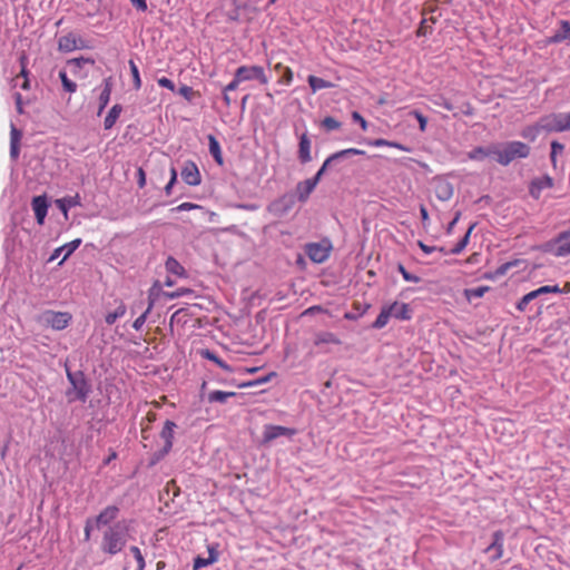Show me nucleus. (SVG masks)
Wrapping results in <instances>:
<instances>
[{"mask_svg":"<svg viewBox=\"0 0 570 570\" xmlns=\"http://www.w3.org/2000/svg\"><path fill=\"white\" fill-rule=\"evenodd\" d=\"M307 83L313 92H316L322 89H330V88L334 87L333 82L325 80L323 78H320L317 76H314V75H309L307 77Z\"/></svg>","mask_w":570,"mask_h":570,"instance_id":"nucleus-34","label":"nucleus"},{"mask_svg":"<svg viewBox=\"0 0 570 570\" xmlns=\"http://www.w3.org/2000/svg\"><path fill=\"white\" fill-rule=\"evenodd\" d=\"M296 202H298V199L295 194L286 193L272 202L268 206V210L275 216L283 217L293 209Z\"/></svg>","mask_w":570,"mask_h":570,"instance_id":"nucleus-9","label":"nucleus"},{"mask_svg":"<svg viewBox=\"0 0 570 570\" xmlns=\"http://www.w3.org/2000/svg\"><path fill=\"white\" fill-rule=\"evenodd\" d=\"M178 95L184 97L188 102L193 104L195 98H200V94L195 91L193 87L187 85H181L178 89Z\"/></svg>","mask_w":570,"mask_h":570,"instance_id":"nucleus-44","label":"nucleus"},{"mask_svg":"<svg viewBox=\"0 0 570 570\" xmlns=\"http://www.w3.org/2000/svg\"><path fill=\"white\" fill-rule=\"evenodd\" d=\"M177 424L171 420H166L160 431V438L164 440L165 450L171 451L174 444L175 429Z\"/></svg>","mask_w":570,"mask_h":570,"instance_id":"nucleus-22","label":"nucleus"},{"mask_svg":"<svg viewBox=\"0 0 570 570\" xmlns=\"http://www.w3.org/2000/svg\"><path fill=\"white\" fill-rule=\"evenodd\" d=\"M129 69L132 77V85L135 90H139L141 88V78L139 73L138 66L134 60H129Z\"/></svg>","mask_w":570,"mask_h":570,"instance_id":"nucleus-47","label":"nucleus"},{"mask_svg":"<svg viewBox=\"0 0 570 570\" xmlns=\"http://www.w3.org/2000/svg\"><path fill=\"white\" fill-rule=\"evenodd\" d=\"M550 148H551V150H550V160H551L552 166L556 167L557 166V156L559 154L563 153L564 145L561 144L560 141H558V140H552L550 142Z\"/></svg>","mask_w":570,"mask_h":570,"instance_id":"nucleus-46","label":"nucleus"},{"mask_svg":"<svg viewBox=\"0 0 570 570\" xmlns=\"http://www.w3.org/2000/svg\"><path fill=\"white\" fill-rule=\"evenodd\" d=\"M119 512L120 509L117 504L107 505L104 510L100 511L98 515L92 517L95 521V527L97 529H100L101 527L107 525L108 528L109 525L116 522Z\"/></svg>","mask_w":570,"mask_h":570,"instance_id":"nucleus-14","label":"nucleus"},{"mask_svg":"<svg viewBox=\"0 0 570 570\" xmlns=\"http://www.w3.org/2000/svg\"><path fill=\"white\" fill-rule=\"evenodd\" d=\"M193 293H194V291L191 288L180 287L173 292L166 291V293H164V297H166L168 299H175V298L181 297L184 295H189Z\"/></svg>","mask_w":570,"mask_h":570,"instance_id":"nucleus-57","label":"nucleus"},{"mask_svg":"<svg viewBox=\"0 0 570 570\" xmlns=\"http://www.w3.org/2000/svg\"><path fill=\"white\" fill-rule=\"evenodd\" d=\"M112 90L111 77L104 79V89L99 95V108L98 116L101 115L104 109L108 106L110 101V95Z\"/></svg>","mask_w":570,"mask_h":570,"instance_id":"nucleus-30","label":"nucleus"},{"mask_svg":"<svg viewBox=\"0 0 570 570\" xmlns=\"http://www.w3.org/2000/svg\"><path fill=\"white\" fill-rule=\"evenodd\" d=\"M539 127L547 134L570 130V112H551L539 118Z\"/></svg>","mask_w":570,"mask_h":570,"instance_id":"nucleus-4","label":"nucleus"},{"mask_svg":"<svg viewBox=\"0 0 570 570\" xmlns=\"http://www.w3.org/2000/svg\"><path fill=\"white\" fill-rule=\"evenodd\" d=\"M169 450H165V448H161L151 453L148 461V468L157 465L161 460H164L169 454Z\"/></svg>","mask_w":570,"mask_h":570,"instance_id":"nucleus-48","label":"nucleus"},{"mask_svg":"<svg viewBox=\"0 0 570 570\" xmlns=\"http://www.w3.org/2000/svg\"><path fill=\"white\" fill-rule=\"evenodd\" d=\"M370 307H371L370 304H361L360 302H354L353 308L355 309V313L346 312L344 315V318H346L348 321H356L358 317L364 315Z\"/></svg>","mask_w":570,"mask_h":570,"instance_id":"nucleus-39","label":"nucleus"},{"mask_svg":"<svg viewBox=\"0 0 570 570\" xmlns=\"http://www.w3.org/2000/svg\"><path fill=\"white\" fill-rule=\"evenodd\" d=\"M164 293H166V291L163 289L160 282L155 281L148 291V303L153 302V306H154L156 301L158 299V297L164 296Z\"/></svg>","mask_w":570,"mask_h":570,"instance_id":"nucleus-45","label":"nucleus"},{"mask_svg":"<svg viewBox=\"0 0 570 570\" xmlns=\"http://www.w3.org/2000/svg\"><path fill=\"white\" fill-rule=\"evenodd\" d=\"M396 307L395 304L384 305L377 315L376 320L371 324V328L381 330L386 326L390 317H392L393 308Z\"/></svg>","mask_w":570,"mask_h":570,"instance_id":"nucleus-26","label":"nucleus"},{"mask_svg":"<svg viewBox=\"0 0 570 570\" xmlns=\"http://www.w3.org/2000/svg\"><path fill=\"white\" fill-rule=\"evenodd\" d=\"M78 46V37L75 32H69L65 36H61L58 39V50L60 52H71L77 49Z\"/></svg>","mask_w":570,"mask_h":570,"instance_id":"nucleus-23","label":"nucleus"},{"mask_svg":"<svg viewBox=\"0 0 570 570\" xmlns=\"http://www.w3.org/2000/svg\"><path fill=\"white\" fill-rule=\"evenodd\" d=\"M332 248L331 240L325 238L320 243L306 244L305 254L313 263L322 264L330 257Z\"/></svg>","mask_w":570,"mask_h":570,"instance_id":"nucleus-7","label":"nucleus"},{"mask_svg":"<svg viewBox=\"0 0 570 570\" xmlns=\"http://www.w3.org/2000/svg\"><path fill=\"white\" fill-rule=\"evenodd\" d=\"M568 255H570V239L559 243L558 250H557V257H564Z\"/></svg>","mask_w":570,"mask_h":570,"instance_id":"nucleus-64","label":"nucleus"},{"mask_svg":"<svg viewBox=\"0 0 570 570\" xmlns=\"http://www.w3.org/2000/svg\"><path fill=\"white\" fill-rule=\"evenodd\" d=\"M67 380L70 386L66 391V396L69 402L79 401L85 403L90 393L92 385L82 370H71L68 360L63 364Z\"/></svg>","mask_w":570,"mask_h":570,"instance_id":"nucleus-2","label":"nucleus"},{"mask_svg":"<svg viewBox=\"0 0 570 570\" xmlns=\"http://www.w3.org/2000/svg\"><path fill=\"white\" fill-rule=\"evenodd\" d=\"M121 111H122V106L119 105V104L114 105L109 109V111H108V114H107V116L105 117V120H104V128L106 130H109V129H111L115 126V124L118 120Z\"/></svg>","mask_w":570,"mask_h":570,"instance_id":"nucleus-33","label":"nucleus"},{"mask_svg":"<svg viewBox=\"0 0 570 570\" xmlns=\"http://www.w3.org/2000/svg\"><path fill=\"white\" fill-rule=\"evenodd\" d=\"M199 355L205 358V360H208L213 363H215L217 366H219L222 370L228 372V373H233L234 372V368L227 364L223 358H220L217 353L213 350H209V348H202L199 350Z\"/></svg>","mask_w":570,"mask_h":570,"instance_id":"nucleus-24","label":"nucleus"},{"mask_svg":"<svg viewBox=\"0 0 570 570\" xmlns=\"http://www.w3.org/2000/svg\"><path fill=\"white\" fill-rule=\"evenodd\" d=\"M432 102L438 106V107H442L449 111L453 110L454 106L453 104L448 99L445 98L444 96L442 95H435L433 98H432Z\"/></svg>","mask_w":570,"mask_h":570,"instance_id":"nucleus-55","label":"nucleus"},{"mask_svg":"<svg viewBox=\"0 0 570 570\" xmlns=\"http://www.w3.org/2000/svg\"><path fill=\"white\" fill-rule=\"evenodd\" d=\"M184 183L188 186H198L202 184V175L198 166L193 160H186L180 170Z\"/></svg>","mask_w":570,"mask_h":570,"instance_id":"nucleus-13","label":"nucleus"},{"mask_svg":"<svg viewBox=\"0 0 570 570\" xmlns=\"http://www.w3.org/2000/svg\"><path fill=\"white\" fill-rule=\"evenodd\" d=\"M564 41L570 42V21L560 20L559 29L554 33L544 40L546 45H558Z\"/></svg>","mask_w":570,"mask_h":570,"instance_id":"nucleus-18","label":"nucleus"},{"mask_svg":"<svg viewBox=\"0 0 570 570\" xmlns=\"http://www.w3.org/2000/svg\"><path fill=\"white\" fill-rule=\"evenodd\" d=\"M207 139H208L209 154L212 155V157L214 158V160L217 165L223 166L224 158H223L222 147H220L218 139L212 134H209L207 136Z\"/></svg>","mask_w":570,"mask_h":570,"instance_id":"nucleus-28","label":"nucleus"},{"mask_svg":"<svg viewBox=\"0 0 570 570\" xmlns=\"http://www.w3.org/2000/svg\"><path fill=\"white\" fill-rule=\"evenodd\" d=\"M317 185H315L314 180L311 178H307L303 181L297 183L295 187V194L296 198L299 203L304 204L308 200L311 194L314 191Z\"/></svg>","mask_w":570,"mask_h":570,"instance_id":"nucleus-21","label":"nucleus"},{"mask_svg":"<svg viewBox=\"0 0 570 570\" xmlns=\"http://www.w3.org/2000/svg\"><path fill=\"white\" fill-rule=\"evenodd\" d=\"M328 171H333L330 166V161L324 160L322 166L318 168L315 175L311 177V179L314 180L315 185H318L324 175H326Z\"/></svg>","mask_w":570,"mask_h":570,"instance_id":"nucleus-53","label":"nucleus"},{"mask_svg":"<svg viewBox=\"0 0 570 570\" xmlns=\"http://www.w3.org/2000/svg\"><path fill=\"white\" fill-rule=\"evenodd\" d=\"M343 154H346V150H338L332 155H330L325 160L330 161V166L333 171L340 173L342 171L343 167L342 164L350 159L348 156H342Z\"/></svg>","mask_w":570,"mask_h":570,"instance_id":"nucleus-31","label":"nucleus"},{"mask_svg":"<svg viewBox=\"0 0 570 570\" xmlns=\"http://www.w3.org/2000/svg\"><path fill=\"white\" fill-rule=\"evenodd\" d=\"M530 153V146L519 140L497 142L495 161L509 166L515 159L528 158Z\"/></svg>","mask_w":570,"mask_h":570,"instance_id":"nucleus-3","label":"nucleus"},{"mask_svg":"<svg viewBox=\"0 0 570 570\" xmlns=\"http://www.w3.org/2000/svg\"><path fill=\"white\" fill-rule=\"evenodd\" d=\"M351 118L354 122L360 125L363 131L368 129L367 120L358 111H352Z\"/></svg>","mask_w":570,"mask_h":570,"instance_id":"nucleus-60","label":"nucleus"},{"mask_svg":"<svg viewBox=\"0 0 570 570\" xmlns=\"http://www.w3.org/2000/svg\"><path fill=\"white\" fill-rule=\"evenodd\" d=\"M59 79L61 81L62 89L68 94L77 91V83L68 78L66 70L59 71Z\"/></svg>","mask_w":570,"mask_h":570,"instance_id":"nucleus-43","label":"nucleus"},{"mask_svg":"<svg viewBox=\"0 0 570 570\" xmlns=\"http://www.w3.org/2000/svg\"><path fill=\"white\" fill-rule=\"evenodd\" d=\"M203 207L198 204H194V203H183L180 205H178L177 207L175 208H171L170 212L173 213H179V212H188V210H193V209H202Z\"/></svg>","mask_w":570,"mask_h":570,"instance_id":"nucleus-61","label":"nucleus"},{"mask_svg":"<svg viewBox=\"0 0 570 570\" xmlns=\"http://www.w3.org/2000/svg\"><path fill=\"white\" fill-rule=\"evenodd\" d=\"M276 69H282L283 72H282V76H281V81L283 83H286V85H289L293 80V71L291 68L288 67H283L281 63H278L276 66Z\"/></svg>","mask_w":570,"mask_h":570,"instance_id":"nucleus-58","label":"nucleus"},{"mask_svg":"<svg viewBox=\"0 0 570 570\" xmlns=\"http://www.w3.org/2000/svg\"><path fill=\"white\" fill-rule=\"evenodd\" d=\"M55 205L67 217L71 207L81 205L80 196L79 194H76L75 196H65L62 198H58L55 200Z\"/></svg>","mask_w":570,"mask_h":570,"instance_id":"nucleus-25","label":"nucleus"},{"mask_svg":"<svg viewBox=\"0 0 570 570\" xmlns=\"http://www.w3.org/2000/svg\"><path fill=\"white\" fill-rule=\"evenodd\" d=\"M533 183H535L538 186H540V188L543 190L544 188H552L553 185H554V180L551 176H549L548 174L541 176V177H535L532 179Z\"/></svg>","mask_w":570,"mask_h":570,"instance_id":"nucleus-54","label":"nucleus"},{"mask_svg":"<svg viewBox=\"0 0 570 570\" xmlns=\"http://www.w3.org/2000/svg\"><path fill=\"white\" fill-rule=\"evenodd\" d=\"M298 145H297V159L302 165L308 164L312 161L311 147L312 141L308 137L307 131L297 136Z\"/></svg>","mask_w":570,"mask_h":570,"instance_id":"nucleus-16","label":"nucleus"},{"mask_svg":"<svg viewBox=\"0 0 570 570\" xmlns=\"http://www.w3.org/2000/svg\"><path fill=\"white\" fill-rule=\"evenodd\" d=\"M409 116L414 117L419 122V129L421 132H424L428 127V117L424 116L420 110L412 109L409 111Z\"/></svg>","mask_w":570,"mask_h":570,"instance_id":"nucleus-51","label":"nucleus"},{"mask_svg":"<svg viewBox=\"0 0 570 570\" xmlns=\"http://www.w3.org/2000/svg\"><path fill=\"white\" fill-rule=\"evenodd\" d=\"M95 527V521L92 517L87 518L85 521V528H83V540L89 541L91 538V532Z\"/></svg>","mask_w":570,"mask_h":570,"instance_id":"nucleus-62","label":"nucleus"},{"mask_svg":"<svg viewBox=\"0 0 570 570\" xmlns=\"http://www.w3.org/2000/svg\"><path fill=\"white\" fill-rule=\"evenodd\" d=\"M321 126L326 130V131H332V130H337L341 128L342 126V122L338 121L337 119H335L334 117L332 116H326L325 118H323V120L321 121Z\"/></svg>","mask_w":570,"mask_h":570,"instance_id":"nucleus-50","label":"nucleus"},{"mask_svg":"<svg viewBox=\"0 0 570 570\" xmlns=\"http://www.w3.org/2000/svg\"><path fill=\"white\" fill-rule=\"evenodd\" d=\"M560 286L556 285H542L527 294H524L515 304V308L519 312H524L530 302L534 299H540L541 296L548 294H559Z\"/></svg>","mask_w":570,"mask_h":570,"instance_id":"nucleus-8","label":"nucleus"},{"mask_svg":"<svg viewBox=\"0 0 570 570\" xmlns=\"http://www.w3.org/2000/svg\"><path fill=\"white\" fill-rule=\"evenodd\" d=\"M541 131H543V129L539 127L538 120L533 125L524 127L521 131V136L529 141H534Z\"/></svg>","mask_w":570,"mask_h":570,"instance_id":"nucleus-41","label":"nucleus"},{"mask_svg":"<svg viewBox=\"0 0 570 570\" xmlns=\"http://www.w3.org/2000/svg\"><path fill=\"white\" fill-rule=\"evenodd\" d=\"M435 195L442 202L449 200L453 196V185L449 181H441L435 187Z\"/></svg>","mask_w":570,"mask_h":570,"instance_id":"nucleus-36","label":"nucleus"},{"mask_svg":"<svg viewBox=\"0 0 570 570\" xmlns=\"http://www.w3.org/2000/svg\"><path fill=\"white\" fill-rule=\"evenodd\" d=\"M166 271L179 277H187L185 267L173 256H169L165 262Z\"/></svg>","mask_w":570,"mask_h":570,"instance_id":"nucleus-32","label":"nucleus"},{"mask_svg":"<svg viewBox=\"0 0 570 570\" xmlns=\"http://www.w3.org/2000/svg\"><path fill=\"white\" fill-rule=\"evenodd\" d=\"M277 374L276 372H269L268 374L262 376V377H258L256 380H252V381H247V382H243L240 384H237V387L239 389H245V387H252V386H257V385H262V384H266L268 383L272 377H275Z\"/></svg>","mask_w":570,"mask_h":570,"instance_id":"nucleus-42","label":"nucleus"},{"mask_svg":"<svg viewBox=\"0 0 570 570\" xmlns=\"http://www.w3.org/2000/svg\"><path fill=\"white\" fill-rule=\"evenodd\" d=\"M71 320L72 315L69 312H55L51 309L45 311L40 316L41 323L55 331L67 328Z\"/></svg>","mask_w":570,"mask_h":570,"instance_id":"nucleus-6","label":"nucleus"},{"mask_svg":"<svg viewBox=\"0 0 570 570\" xmlns=\"http://www.w3.org/2000/svg\"><path fill=\"white\" fill-rule=\"evenodd\" d=\"M81 242L82 240L80 238H76V239L56 248L47 262L48 263L53 262L55 259L60 257V255H62V259L58 263V265L61 266L63 264V262L67 261L78 249V247L81 245Z\"/></svg>","mask_w":570,"mask_h":570,"instance_id":"nucleus-15","label":"nucleus"},{"mask_svg":"<svg viewBox=\"0 0 570 570\" xmlns=\"http://www.w3.org/2000/svg\"><path fill=\"white\" fill-rule=\"evenodd\" d=\"M212 562H209L208 558H204L202 556H196L193 560V570H199L204 567L210 566Z\"/></svg>","mask_w":570,"mask_h":570,"instance_id":"nucleus-63","label":"nucleus"},{"mask_svg":"<svg viewBox=\"0 0 570 570\" xmlns=\"http://www.w3.org/2000/svg\"><path fill=\"white\" fill-rule=\"evenodd\" d=\"M238 80L249 81L257 80L262 85L268 82V78L265 75V70L262 66H240L236 70Z\"/></svg>","mask_w":570,"mask_h":570,"instance_id":"nucleus-10","label":"nucleus"},{"mask_svg":"<svg viewBox=\"0 0 570 570\" xmlns=\"http://www.w3.org/2000/svg\"><path fill=\"white\" fill-rule=\"evenodd\" d=\"M490 291V286H479L473 288H465L463 291L464 297L468 299L469 303L472 302L474 298H481L484 296L485 293Z\"/></svg>","mask_w":570,"mask_h":570,"instance_id":"nucleus-40","label":"nucleus"},{"mask_svg":"<svg viewBox=\"0 0 570 570\" xmlns=\"http://www.w3.org/2000/svg\"><path fill=\"white\" fill-rule=\"evenodd\" d=\"M129 550L132 553L135 560L137 561V566L141 567V569H145L146 561H145V558H144L140 549L136 546H131Z\"/></svg>","mask_w":570,"mask_h":570,"instance_id":"nucleus-59","label":"nucleus"},{"mask_svg":"<svg viewBox=\"0 0 570 570\" xmlns=\"http://www.w3.org/2000/svg\"><path fill=\"white\" fill-rule=\"evenodd\" d=\"M126 305L122 302H120L119 305L112 312H108L105 315V322L108 325L115 324L118 318L122 317L126 314Z\"/></svg>","mask_w":570,"mask_h":570,"instance_id":"nucleus-38","label":"nucleus"},{"mask_svg":"<svg viewBox=\"0 0 570 570\" xmlns=\"http://www.w3.org/2000/svg\"><path fill=\"white\" fill-rule=\"evenodd\" d=\"M497 142H491L487 146H476L468 153L471 160L482 161L485 158L495 160Z\"/></svg>","mask_w":570,"mask_h":570,"instance_id":"nucleus-17","label":"nucleus"},{"mask_svg":"<svg viewBox=\"0 0 570 570\" xmlns=\"http://www.w3.org/2000/svg\"><path fill=\"white\" fill-rule=\"evenodd\" d=\"M23 132L13 122L10 126V158L17 160L20 156L21 139Z\"/></svg>","mask_w":570,"mask_h":570,"instance_id":"nucleus-19","label":"nucleus"},{"mask_svg":"<svg viewBox=\"0 0 570 570\" xmlns=\"http://www.w3.org/2000/svg\"><path fill=\"white\" fill-rule=\"evenodd\" d=\"M169 174H170L169 181L164 187V191H165L166 196H170L173 194V189H174L175 185L177 184V179H178V171L174 166L170 167Z\"/></svg>","mask_w":570,"mask_h":570,"instance_id":"nucleus-49","label":"nucleus"},{"mask_svg":"<svg viewBox=\"0 0 570 570\" xmlns=\"http://www.w3.org/2000/svg\"><path fill=\"white\" fill-rule=\"evenodd\" d=\"M134 523V519H122L109 525L102 533L100 550L110 556L121 552Z\"/></svg>","mask_w":570,"mask_h":570,"instance_id":"nucleus-1","label":"nucleus"},{"mask_svg":"<svg viewBox=\"0 0 570 570\" xmlns=\"http://www.w3.org/2000/svg\"><path fill=\"white\" fill-rule=\"evenodd\" d=\"M392 304L396 305V307L393 308L392 317L399 321H410L412 318L413 309L407 303H399L395 301Z\"/></svg>","mask_w":570,"mask_h":570,"instance_id":"nucleus-29","label":"nucleus"},{"mask_svg":"<svg viewBox=\"0 0 570 570\" xmlns=\"http://www.w3.org/2000/svg\"><path fill=\"white\" fill-rule=\"evenodd\" d=\"M313 344L314 346H321L323 344L341 345L342 341L332 332L321 331L315 333Z\"/></svg>","mask_w":570,"mask_h":570,"instance_id":"nucleus-27","label":"nucleus"},{"mask_svg":"<svg viewBox=\"0 0 570 570\" xmlns=\"http://www.w3.org/2000/svg\"><path fill=\"white\" fill-rule=\"evenodd\" d=\"M296 434H297V430L294 428H287V426L275 425V424H265L264 430H263L262 440L259 441V445L267 448L279 438H286V439L291 440Z\"/></svg>","mask_w":570,"mask_h":570,"instance_id":"nucleus-5","label":"nucleus"},{"mask_svg":"<svg viewBox=\"0 0 570 570\" xmlns=\"http://www.w3.org/2000/svg\"><path fill=\"white\" fill-rule=\"evenodd\" d=\"M153 309V302H149L146 311L140 315L138 316L134 323H132V327L136 330V331H140L141 327L144 326L146 320H147V316L148 314L150 313V311Z\"/></svg>","mask_w":570,"mask_h":570,"instance_id":"nucleus-56","label":"nucleus"},{"mask_svg":"<svg viewBox=\"0 0 570 570\" xmlns=\"http://www.w3.org/2000/svg\"><path fill=\"white\" fill-rule=\"evenodd\" d=\"M50 207V199L47 194L33 196L31 199V208L35 213V218L38 225H43L48 209Z\"/></svg>","mask_w":570,"mask_h":570,"instance_id":"nucleus-12","label":"nucleus"},{"mask_svg":"<svg viewBox=\"0 0 570 570\" xmlns=\"http://www.w3.org/2000/svg\"><path fill=\"white\" fill-rule=\"evenodd\" d=\"M505 533L503 530L499 529L492 532L491 542L484 549L485 553H490L489 560L494 562L503 557V546H504Z\"/></svg>","mask_w":570,"mask_h":570,"instance_id":"nucleus-11","label":"nucleus"},{"mask_svg":"<svg viewBox=\"0 0 570 570\" xmlns=\"http://www.w3.org/2000/svg\"><path fill=\"white\" fill-rule=\"evenodd\" d=\"M570 239V228L567 230L560 232L552 239L539 245V249L543 253H551L557 256L558 244Z\"/></svg>","mask_w":570,"mask_h":570,"instance_id":"nucleus-20","label":"nucleus"},{"mask_svg":"<svg viewBox=\"0 0 570 570\" xmlns=\"http://www.w3.org/2000/svg\"><path fill=\"white\" fill-rule=\"evenodd\" d=\"M396 269L402 275V277L405 282H413V283L421 282V277L410 273L402 263L397 264Z\"/></svg>","mask_w":570,"mask_h":570,"instance_id":"nucleus-52","label":"nucleus"},{"mask_svg":"<svg viewBox=\"0 0 570 570\" xmlns=\"http://www.w3.org/2000/svg\"><path fill=\"white\" fill-rule=\"evenodd\" d=\"M478 223H472L468 230L465 232V234L460 238V240L454 245L453 248L450 249V253L452 255H458L460 254L468 245H469V242H470V237H471V233L473 232V229L475 228Z\"/></svg>","mask_w":570,"mask_h":570,"instance_id":"nucleus-35","label":"nucleus"},{"mask_svg":"<svg viewBox=\"0 0 570 570\" xmlns=\"http://www.w3.org/2000/svg\"><path fill=\"white\" fill-rule=\"evenodd\" d=\"M237 395L236 392H225L220 390L213 391L208 393L207 400L209 403H225L229 397H235Z\"/></svg>","mask_w":570,"mask_h":570,"instance_id":"nucleus-37","label":"nucleus"}]
</instances>
